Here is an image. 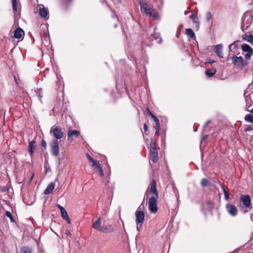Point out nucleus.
Instances as JSON below:
<instances>
[{
  "mask_svg": "<svg viewBox=\"0 0 253 253\" xmlns=\"http://www.w3.org/2000/svg\"><path fill=\"white\" fill-rule=\"evenodd\" d=\"M210 181L206 178H202L201 181V185L203 187H206L210 184Z\"/></svg>",
  "mask_w": 253,
  "mask_h": 253,
  "instance_id": "nucleus-26",
  "label": "nucleus"
},
{
  "mask_svg": "<svg viewBox=\"0 0 253 253\" xmlns=\"http://www.w3.org/2000/svg\"><path fill=\"white\" fill-rule=\"evenodd\" d=\"M253 54V51L252 52H247V53L245 55V58L247 59V60H249L250 59L251 56Z\"/></svg>",
  "mask_w": 253,
  "mask_h": 253,
  "instance_id": "nucleus-38",
  "label": "nucleus"
},
{
  "mask_svg": "<svg viewBox=\"0 0 253 253\" xmlns=\"http://www.w3.org/2000/svg\"><path fill=\"white\" fill-rule=\"evenodd\" d=\"M182 25H179V27H178V29L180 30V29H181V28H182Z\"/></svg>",
  "mask_w": 253,
  "mask_h": 253,
  "instance_id": "nucleus-54",
  "label": "nucleus"
},
{
  "mask_svg": "<svg viewBox=\"0 0 253 253\" xmlns=\"http://www.w3.org/2000/svg\"><path fill=\"white\" fill-rule=\"evenodd\" d=\"M65 234L68 236H69V237H71L72 236V233H71L70 230H68V229H66L65 230Z\"/></svg>",
  "mask_w": 253,
  "mask_h": 253,
  "instance_id": "nucleus-46",
  "label": "nucleus"
},
{
  "mask_svg": "<svg viewBox=\"0 0 253 253\" xmlns=\"http://www.w3.org/2000/svg\"><path fill=\"white\" fill-rule=\"evenodd\" d=\"M226 210L231 216H235L238 213L237 207L233 204H227L226 205Z\"/></svg>",
  "mask_w": 253,
  "mask_h": 253,
  "instance_id": "nucleus-9",
  "label": "nucleus"
},
{
  "mask_svg": "<svg viewBox=\"0 0 253 253\" xmlns=\"http://www.w3.org/2000/svg\"><path fill=\"white\" fill-rule=\"evenodd\" d=\"M237 44L235 43V42H234V43L229 45V50H231L232 47H233V48H236L237 47Z\"/></svg>",
  "mask_w": 253,
  "mask_h": 253,
  "instance_id": "nucleus-39",
  "label": "nucleus"
},
{
  "mask_svg": "<svg viewBox=\"0 0 253 253\" xmlns=\"http://www.w3.org/2000/svg\"><path fill=\"white\" fill-rule=\"evenodd\" d=\"M244 40L248 42H250L252 44H253V36L251 34L249 35H245L244 38Z\"/></svg>",
  "mask_w": 253,
  "mask_h": 253,
  "instance_id": "nucleus-23",
  "label": "nucleus"
},
{
  "mask_svg": "<svg viewBox=\"0 0 253 253\" xmlns=\"http://www.w3.org/2000/svg\"><path fill=\"white\" fill-rule=\"evenodd\" d=\"M216 73V70L214 69H209L206 71V75L209 77H213Z\"/></svg>",
  "mask_w": 253,
  "mask_h": 253,
  "instance_id": "nucleus-22",
  "label": "nucleus"
},
{
  "mask_svg": "<svg viewBox=\"0 0 253 253\" xmlns=\"http://www.w3.org/2000/svg\"><path fill=\"white\" fill-rule=\"evenodd\" d=\"M246 105L252 104L251 103H252V100H251L250 97H246Z\"/></svg>",
  "mask_w": 253,
  "mask_h": 253,
  "instance_id": "nucleus-40",
  "label": "nucleus"
},
{
  "mask_svg": "<svg viewBox=\"0 0 253 253\" xmlns=\"http://www.w3.org/2000/svg\"><path fill=\"white\" fill-rule=\"evenodd\" d=\"M222 49V46L220 44L216 45L213 48V51L218 56L221 58L223 57Z\"/></svg>",
  "mask_w": 253,
  "mask_h": 253,
  "instance_id": "nucleus-14",
  "label": "nucleus"
},
{
  "mask_svg": "<svg viewBox=\"0 0 253 253\" xmlns=\"http://www.w3.org/2000/svg\"><path fill=\"white\" fill-rule=\"evenodd\" d=\"M21 253H32L31 248L28 247H23L20 249Z\"/></svg>",
  "mask_w": 253,
  "mask_h": 253,
  "instance_id": "nucleus-24",
  "label": "nucleus"
},
{
  "mask_svg": "<svg viewBox=\"0 0 253 253\" xmlns=\"http://www.w3.org/2000/svg\"><path fill=\"white\" fill-rule=\"evenodd\" d=\"M60 212L63 219L66 220L68 222V223L70 224L71 222L70 219L69 218V217L66 210L64 209L63 211H61Z\"/></svg>",
  "mask_w": 253,
  "mask_h": 253,
  "instance_id": "nucleus-20",
  "label": "nucleus"
},
{
  "mask_svg": "<svg viewBox=\"0 0 253 253\" xmlns=\"http://www.w3.org/2000/svg\"><path fill=\"white\" fill-rule=\"evenodd\" d=\"M246 109L248 112L253 114V108L252 107V104L246 105Z\"/></svg>",
  "mask_w": 253,
  "mask_h": 253,
  "instance_id": "nucleus-35",
  "label": "nucleus"
},
{
  "mask_svg": "<svg viewBox=\"0 0 253 253\" xmlns=\"http://www.w3.org/2000/svg\"><path fill=\"white\" fill-rule=\"evenodd\" d=\"M242 49L244 52H252L253 51V49L247 44H243L242 45Z\"/></svg>",
  "mask_w": 253,
  "mask_h": 253,
  "instance_id": "nucleus-21",
  "label": "nucleus"
},
{
  "mask_svg": "<svg viewBox=\"0 0 253 253\" xmlns=\"http://www.w3.org/2000/svg\"><path fill=\"white\" fill-rule=\"evenodd\" d=\"M153 39L156 41V42L158 43H161L162 42V39L160 36V34L159 33H156L155 31L153 32V34L151 35Z\"/></svg>",
  "mask_w": 253,
  "mask_h": 253,
  "instance_id": "nucleus-18",
  "label": "nucleus"
},
{
  "mask_svg": "<svg viewBox=\"0 0 253 253\" xmlns=\"http://www.w3.org/2000/svg\"><path fill=\"white\" fill-rule=\"evenodd\" d=\"M240 201L243 203L245 208V212H248L252 208L251 197L249 195H241Z\"/></svg>",
  "mask_w": 253,
  "mask_h": 253,
  "instance_id": "nucleus-4",
  "label": "nucleus"
},
{
  "mask_svg": "<svg viewBox=\"0 0 253 253\" xmlns=\"http://www.w3.org/2000/svg\"><path fill=\"white\" fill-rule=\"evenodd\" d=\"M156 184V180L152 179L145 193L148 200V209L151 212L153 213H156L158 211L159 193Z\"/></svg>",
  "mask_w": 253,
  "mask_h": 253,
  "instance_id": "nucleus-1",
  "label": "nucleus"
},
{
  "mask_svg": "<svg viewBox=\"0 0 253 253\" xmlns=\"http://www.w3.org/2000/svg\"><path fill=\"white\" fill-rule=\"evenodd\" d=\"M139 227H138V225H137V229L138 230H139Z\"/></svg>",
  "mask_w": 253,
  "mask_h": 253,
  "instance_id": "nucleus-55",
  "label": "nucleus"
},
{
  "mask_svg": "<svg viewBox=\"0 0 253 253\" xmlns=\"http://www.w3.org/2000/svg\"><path fill=\"white\" fill-rule=\"evenodd\" d=\"M190 18L193 20L194 23H198V16L197 13H193L190 16Z\"/></svg>",
  "mask_w": 253,
  "mask_h": 253,
  "instance_id": "nucleus-29",
  "label": "nucleus"
},
{
  "mask_svg": "<svg viewBox=\"0 0 253 253\" xmlns=\"http://www.w3.org/2000/svg\"><path fill=\"white\" fill-rule=\"evenodd\" d=\"M144 129L145 132L148 131V126L146 124H144Z\"/></svg>",
  "mask_w": 253,
  "mask_h": 253,
  "instance_id": "nucleus-50",
  "label": "nucleus"
},
{
  "mask_svg": "<svg viewBox=\"0 0 253 253\" xmlns=\"http://www.w3.org/2000/svg\"><path fill=\"white\" fill-rule=\"evenodd\" d=\"M43 37L44 38V40L45 41H47V40L49 39V35H48V34H47L46 33H44L43 34Z\"/></svg>",
  "mask_w": 253,
  "mask_h": 253,
  "instance_id": "nucleus-44",
  "label": "nucleus"
},
{
  "mask_svg": "<svg viewBox=\"0 0 253 253\" xmlns=\"http://www.w3.org/2000/svg\"><path fill=\"white\" fill-rule=\"evenodd\" d=\"M41 145H42V147L44 148V150L46 149L47 145H46V142L44 139H42V140Z\"/></svg>",
  "mask_w": 253,
  "mask_h": 253,
  "instance_id": "nucleus-37",
  "label": "nucleus"
},
{
  "mask_svg": "<svg viewBox=\"0 0 253 253\" xmlns=\"http://www.w3.org/2000/svg\"><path fill=\"white\" fill-rule=\"evenodd\" d=\"M13 77H14V81H15L16 84L17 85H18L19 84L20 79H17V78L15 75L13 76Z\"/></svg>",
  "mask_w": 253,
  "mask_h": 253,
  "instance_id": "nucleus-42",
  "label": "nucleus"
},
{
  "mask_svg": "<svg viewBox=\"0 0 253 253\" xmlns=\"http://www.w3.org/2000/svg\"><path fill=\"white\" fill-rule=\"evenodd\" d=\"M86 156L89 162L91 161H93V159L90 156V155L88 153L86 154Z\"/></svg>",
  "mask_w": 253,
  "mask_h": 253,
  "instance_id": "nucleus-47",
  "label": "nucleus"
},
{
  "mask_svg": "<svg viewBox=\"0 0 253 253\" xmlns=\"http://www.w3.org/2000/svg\"><path fill=\"white\" fill-rule=\"evenodd\" d=\"M113 1L115 2L120 3L121 2V0H113Z\"/></svg>",
  "mask_w": 253,
  "mask_h": 253,
  "instance_id": "nucleus-53",
  "label": "nucleus"
},
{
  "mask_svg": "<svg viewBox=\"0 0 253 253\" xmlns=\"http://www.w3.org/2000/svg\"><path fill=\"white\" fill-rule=\"evenodd\" d=\"M53 136L57 139H61L64 136V132L60 126H52L50 129Z\"/></svg>",
  "mask_w": 253,
  "mask_h": 253,
  "instance_id": "nucleus-5",
  "label": "nucleus"
},
{
  "mask_svg": "<svg viewBox=\"0 0 253 253\" xmlns=\"http://www.w3.org/2000/svg\"><path fill=\"white\" fill-rule=\"evenodd\" d=\"M35 92H36L37 95L39 96V98L40 100V101H41V99H42V89L41 88H38L37 89Z\"/></svg>",
  "mask_w": 253,
  "mask_h": 253,
  "instance_id": "nucleus-32",
  "label": "nucleus"
},
{
  "mask_svg": "<svg viewBox=\"0 0 253 253\" xmlns=\"http://www.w3.org/2000/svg\"><path fill=\"white\" fill-rule=\"evenodd\" d=\"M33 176H34V175H33L31 176V179H30V180H31L32 179V178H33Z\"/></svg>",
  "mask_w": 253,
  "mask_h": 253,
  "instance_id": "nucleus-56",
  "label": "nucleus"
},
{
  "mask_svg": "<svg viewBox=\"0 0 253 253\" xmlns=\"http://www.w3.org/2000/svg\"><path fill=\"white\" fill-rule=\"evenodd\" d=\"M252 129H253L252 127H251V126H247V127H246L245 128L244 130H245V132H247V131H250V130H251Z\"/></svg>",
  "mask_w": 253,
  "mask_h": 253,
  "instance_id": "nucleus-48",
  "label": "nucleus"
},
{
  "mask_svg": "<svg viewBox=\"0 0 253 253\" xmlns=\"http://www.w3.org/2000/svg\"><path fill=\"white\" fill-rule=\"evenodd\" d=\"M148 149L149 150V160L151 161L153 163H157L159 159V155L157 144L153 138H151L150 139V144Z\"/></svg>",
  "mask_w": 253,
  "mask_h": 253,
  "instance_id": "nucleus-2",
  "label": "nucleus"
},
{
  "mask_svg": "<svg viewBox=\"0 0 253 253\" xmlns=\"http://www.w3.org/2000/svg\"><path fill=\"white\" fill-rule=\"evenodd\" d=\"M35 141L32 140L29 143L28 150L30 153V155L32 156L35 150Z\"/></svg>",
  "mask_w": 253,
  "mask_h": 253,
  "instance_id": "nucleus-17",
  "label": "nucleus"
},
{
  "mask_svg": "<svg viewBox=\"0 0 253 253\" xmlns=\"http://www.w3.org/2000/svg\"><path fill=\"white\" fill-rule=\"evenodd\" d=\"M160 130H156V132H155V134L157 136H159L160 135Z\"/></svg>",
  "mask_w": 253,
  "mask_h": 253,
  "instance_id": "nucleus-51",
  "label": "nucleus"
},
{
  "mask_svg": "<svg viewBox=\"0 0 253 253\" xmlns=\"http://www.w3.org/2000/svg\"><path fill=\"white\" fill-rule=\"evenodd\" d=\"M89 162L91 163L90 164L91 166L92 167H94L96 169H97V168L101 166L99 164V162L94 159H93V161H91Z\"/></svg>",
  "mask_w": 253,
  "mask_h": 253,
  "instance_id": "nucleus-25",
  "label": "nucleus"
},
{
  "mask_svg": "<svg viewBox=\"0 0 253 253\" xmlns=\"http://www.w3.org/2000/svg\"><path fill=\"white\" fill-rule=\"evenodd\" d=\"M54 184L53 182L50 183L44 191L45 195H48L52 193L54 189Z\"/></svg>",
  "mask_w": 253,
  "mask_h": 253,
  "instance_id": "nucleus-15",
  "label": "nucleus"
},
{
  "mask_svg": "<svg viewBox=\"0 0 253 253\" xmlns=\"http://www.w3.org/2000/svg\"><path fill=\"white\" fill-rule=\"evenodd\" d=\"M135 215L136 216V223L137 224L140 223L142 224L145 218L144 212L142 211L137 210L135 211Z\"/></svg>",
  "mask_w": 253,
  "mask_h": 253,
  "instance_id": "nucleus-10",
  "label": "nucleus"
},
{
  "mask_svg": "<svg viewBox=\"0 0 253 253\" xmlns=\"http://www.w3.org/2000/svg\"><path fill=\"white\" fill-rule=\"evenodd\" d=\"M5 215H6V216L7 217L9 218L11 222H15V219L13 217V216H12V214L10 213V212H9L8 211H6L5 212Z\"/></svg>",
  "mask_w": 253,
  "mask_h": 253,
  "instance_id": "nucleus-30",
  "label": "nucleus"
},
{
  "mask_svg": "<svg viewBox=\"0 0 253 253\" xmlns=\"http://www.w3.org/2000/svg\"><path fill=\"white\" fill-rule=\"evenodd\" d=\"M139 5L141 12L145 13L146 15L153 17L155 19L158 18V14L156 11L153 8L149 6L147 3L140 1Z\"/></svg>",
  "mask_w": 253,
  "mask_h": 253,
  "instance_id": "nucleus-3",
  "label": "nucleus"
},
{
  "mask_svg": "<svg viewBox=\"0 0 253 253\" xmlns=\"http://www.w3.org/2000/svg\"><path fill=\"white\" fill-rule=\"evenodd\" d=\"M152 118H153L154 121L155 122V124H160L158 119L155 116H153Z\"/></svg>",
  "mask_w": 253,
  "mask_h": 253,
  "instance_id": "nucleus-41",
  "label": "nucleus"
},
{
  "mask_svg": "<svg viewBox=\"0 0 253 253\" xmlns=\"http://www.w3.org/2000/svg\"><path fill=\"white\" fill-rule=\"evenodd\" d=\"M212 17L211 13L210 11H208L206 14V19L207 21H210Z\"/></svg>",
  "mask_w": 253,
  "mask_h": 253,
  "instance_id": "nucleus-34",
  "label": "nucleus"
},
{
  "mask_svg": "<svg viewBox=\"0 0 253 253\" xmlns=\"http://www.w3.org/2000/svg\"><path fill=\"white\" fill-rule=\"evenodd\" d=\"M48 14V10L44 7L40 8L39 9V14L43 18H46Z\"/></svg>",
  "mask_w": 253,
  "mask_h": 253,
  "instance_id": "nucleus-16",
  "label": "nucleus"
},
{
  "mask_svg": "<svg viewBox=\"0 0 253 253\" xmlns=\"http://www.w3.org/2000/svg\"><path fill=\"white\" fill-rule=\"evenodd\" d=\"M57 207L60 210V211L64 209V208L60 205H57Z\"/></svg>",
  "mask_w": 253,
  "mask_h": 253,
  "instance_id": "nucleus-49",
  "label": "nucleus"
},
{
  "mask_svg": "<svg viewBox=\"0 0 253 253\" xmlns=\"http://www.w3.org/2000/svg\"><path fill=\"white\" fill-rule=\"evenodd\" d=\"M59 144L57 140H53L50 143L51 154L57 157L59 153Z\"/></svg>",
  "mask_w": 253,
  "mask_h": 253,
  "instance_id": "nucleus-6",
  "label": "nucleus"
},
{
  "mask_svg": "<svg viewBox=\"0 0 253 253\" xmlns=\"http://www.w3.org/2000/svg\"><path fill=\"white\" fill-rule=\"evenodd\" d=\"M245 120L249 123L253 124V116L250 114H247L245 116Z\"/></svg>",
  "mask_w": 253,
  "mask_h": 253,
  "instance_id": "nucleus-27",
  "label": "nucleus"
},
{
  "mask_svg": "<svg viewBox=\"0 0 253 253\" xmlns=\"http://www.w3.org/2000/svg\"><path fill=\"white\" fill-rule=\"evenodd\" d=\"M154 128L155 129V130H160V124H155L154 126Z\"/></svg>",
  "mask_w": 253,
  "mask_h": 253,
  "instance_id": "nucleus-43",
  "label": "nucleus"
},
{
  "mask_svg": "<svg viewBox=\"0 0 253 253\" xmlns=\"http://www.w3.org/2000/svg\"><path fill=\"white\" fill-rule=\"evenodd\" d=\"M114 231V228L111 225L108 224L102 226L100 232L108 234L113 233Z\"/></svg>",
  "mask_w": 253,
  "mask_h": 253,
  "instance_id": "nucleus-12",
  "label": "nucleus"
},
{
  "mask_svg": "<svg viewBox=\"0 0 253 253\" xmlns=\"http://www.w3.org/2000/svg\"><path fill=\"white\" fill-rule=\"evenodd\" d=\"M25 35L24 31L21 28H17L14 32L13 37L22 40Z\"/></svg>",
  "mask_w": 253,
  "mask_h": 253,
  "instance_id": "nucleus-11",
  "label": "nucleus"
},
{
  "mask_svg": "<svg viewBox=\"0 0 253 253\" xmlns=\"http://www.w3.org/2000/svg\"><path fill=\"white\" fill-rule=\"evenodd\" d=\"M80 133L81 132L79 130H73L71 128H69L67 132L68 140L72 142L74 138H78Z\"/></svg>",
  "mask_w": 253,
  "mask_h": 253,
  "instance_id": "nucleus-8",
  "label": "nucleus"
},
{
  "mask_svg": "<svg viewBox=\"0 0 253 253\" xmlns=\"http://www.w3.org/2000/svg\"><path fill=\"white\" fill-rule=\"evenodd\" d=\"M206 204L209 209L212 210L213 209L214 205V204L213 202H212L210 201H208L206 202Z\"/></svg>",
  "mask_w": 253,
  "mask_h": 253,
  "instance_id": "nucleus-33",
  "label": "nucleus"
},
{
  "mask_svg": "<svg viewBox=\"0 0 253 253\" xmlns=\"http://www.w3.org/2000/svg\"><path fill=\"white\" fill-rule=\"evenodd\" d=\"M210 123H211V121H209H209H207L206 122V123H205V126H208V125Z\"/></svg>",
  "mask_w": 253,
  "mask_h": 253,
  "instance_id": "nucleus-52",
  "label": "nucleus"
},
{
  "mask_svg": "<svg viewBox=\"0 0 253 253\" xmlns=\"http://www.w3.org/2000/svg\"><path fill=\"white\" fill-rule=\"evenodd\" d=\"M232 60L234 65L240 68H243L247 64L241 56H233L232 57Z\"/></svg>",
  "mask_w": 253,
  "mask_h": 253,
  "instance_id": "nucleus-7",
  "label": "nucleus"
},
{
  "mask_svg": "<svg viewBox=\"0 0 253 253\" xmlns=\"http://www.w3.org/2000/svg\"><path fill=\"white\" fill-rule=\"evenodd\" d=\"M185 34L188 37L191 39L195 38V34L193 30L191 28L186 29Z\"/></svg>",
  "mask_w": 253,
  "mask_h": 253,
  "instance_id": "nucleus-19",
  "label": "nucleus"
},
{
  "mask_svg": "<svg viewBox=\"0 0 253 253\" xmlns=\"http://www.w3.org/2000/svg\"><path fill=\"white\" fill-rule=\"evenodd\" d=\"M97 170L98 171V172H99V175H100V176L102 177L104 176V172H103V170L101 168V167H99L98 168H97Z\"/></svg>",
  "mask_w": 253,
  "mask_h": 253,
  "instance_id": "nucleus-36",
  "label": "nucleus"
},
{
  "mask_svg": "<svg viewBox=\"0 0 253 253\" xmlns=\"http://www.w3.org/2000/svg\"><path fill=\"white\" fill-rule=\"evenodd\" d=\"M12 4L13 11L14 12H17V0H12Z\"/></svg>",
  "mask_w": 253,
  "mask_h": 253,
  "instance_id": "nucleus-31",
  "label": "nucleus"
},
{
  "mask_svg": "<svg viewBox=\"0 0 253 253\" xmlns=\"http://www.w3.org/2000/svg\"><path fill=\"white\" fill-rule=\"evenodd\" d=\"M222 188L223 189V192H224V196H225V199L227 200L229 199V193L227 191L226 188L225 187V186L224 185H223L222 186Z\"/></svg>",
  "mask_w": 253,
  "mask_h": 253,
  "instance_id": "nucleus-28",
  "label": "nucleus"
},
{
  "mask_svg": "<svg viewBox=\"0 0 253 253\" xmlns=\"http://www.w3.org/2000/svg\"><path fill=\"white\" fill-rule=\"evenodd\" d=\"M214 62V61H211V62L210 63H213Z\"/></svg>",
  "mask_w": 253,
  "mask_h": 253,
  "instance_id": "nucleus-57",
  "label": "nucleus"
},
{
  "mask_svg": "<svg viewBox=\"0 0 253 253\" xmlns=\"http://www.w3.org/2000/svg\"><path fill=\"white\" fill-rule=\"evenodd\" d=\"M101 218L98 217L94 222H93L92 225V228L97 231H100L101 229Z\"/></svg>",
  "mask_w": 253,
  "mask_h": 253,
  "instance_id": "nucleus-13",
  "label": "nucleus"
},
{
  "mask_svg": "<svg viewBox=\"0 0 253 253\" xmlns=\"http://www.w3.org/2000/svg\"><path fill=\"white\" fill-rule=\"evenodd\" d=\"M146 113L148 115L150 116L151 117L154 116V115L152 114V113L150 111V110L148 108H147L146 109Z\"/></svg>",
  "mask_w": 253,
  "mask_h": 253,
  "instance_id": "nucleus-45",
  "label": "nucleus"
}]
</instances>
